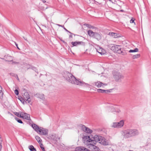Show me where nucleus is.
Instances as JSON below:
<instances>
[{"mask_svg":"<svg viewBox=\"0 0 151 151\" xmlns=\"http://www.w3.org/2000/svg\"><path fill=\"white\" fill-rule=\"evenodd\" d=\"M50 137L51 139H52L53 140H56L57 139L55 134L51 135L50 136Z\"/></svg>","mask_w":151,"mask_h":151,"instance_id":"nucleus-24","label":"nucleus"},{"mask_svg":"<svg viewBox=\"0 0 151 151\" xmlns=\"http://www.w3.org/2000/svg\"><path fill=\"white\" fill-rule=\"evenodd\" d=\"M15 120L19 123H21V124H22L23 123V122L22 121V120L19 119V118L17 117H15Z\"/></svg>","mask_w":151,"mask_h":151,"instance_id":"nucleus-30","label":"nucleus"},{"mask_svg":"<svg viewBox=\"0 0 151 151\" xmlns=\"http://www.w3.org/2000/svg\"><path fill=\"white\" fill-rule=\"evenodd\" d=\"M84 25L86 26L87 27L90 29H93L94 28L93 26L89 24H85Z\"/></svg>","mask_w":151,"mask_h":151,"instance_id":"nucleus-32","label":"nucleus"},{"mask_svg":"<svg viewBox=\"0 0 151 151\" xmlns=\"http://www.w3.org/2000/svg\"><path fill=\"white\" fill-rule=\"evenodd\" d=\"M14 93L17 95H18L19 94V91L17 89H16L14 91Z\"/></svg>","mask_w":151,"mask_h":151,"instance_id":"nucleus-41","label":"nucleus"},{"mask_svg":"<svg viewBox=\"0 0 151 151\" xmlns=\"http://www.w3.org/2000/svg\"><path fill=\"white\" fill-rule=\"evenodd\" d=\"M31 126L33 129L37 133H39L41 127H39V126L35 124H33Z\"/></svg>","mask_w":151,"mask_h":151,"instance_id":"nucleus-14","label":"nucleus"},{"mask_svg":"<svg viewBox=\"0 0 151 151\" xmlns=\"http://www.w3.org/2000/svg\"><path fill=\"white\" fill-rule=\"evenodd\" d=\"M48 132V130L47 129L41 127L38 133L41 134L46 135L47 134Z\"/></svg>","mask_w":151,"mask_h":151,"instance_id":"nucleus-12","label":"nucleus"},{"mask_svg":"<svg viewBox=\"0 0 151 151\" xmlns=\"http://www.w3.org/2000/svg\"><path fill=\"white\" fill-rule=\"evenodd\" d=\"M88 147L92 150V151H101L99 147L90 143L88 144Z\"/></svg>","mask_w":151,"mask_h":151,"instance_id":"nucleus-7","label":"nucleus"},{"mask_svg":"<svg viewBox=\"0 0 151 151\" xmlns=\"http://www.w3.org/2000/svg\"><path fill=\"white\" fill-rule=\"evenodd\" d=\"M73 46H76L78 45L82 44L84 43V42L82 41L77 42L75 41L74 42H72L71 43Z\"/></svg>","mask_w":151,"mask_h":151,"instance_id":"nucleus-16","label":"nucleus"},{"mask_svg":"<svg viewBox=\"0 0 151 151\" xmlns=\"http://www.w3.org/2000/svg\"><path fill=\"white\" fill-rule=\"evenodd\" d=\"M109 112H115L119 113L120 111V110L117 108V106L115 105L113 106H110L108 108Z\"/></svg>","mask_w":151,"mask_h":151,"instance_id":"nucleus-6","label":"nucleus"},{"mask_svg":"<svg viewBox=\"0 0 151 151\" xmlns=\"http://www.w3.org/2000/svg\"><path fill=\"white\" fill-rule=\"evenodd\" d=\"M4 57L6 61L11 62L13 60V58L8 55H5Z\"/></svg>","mask_w":151,"mask_h":151,"instance_id":"nucleus-15","label":"nucleus"},{"mask_svg":"<svg viewBox=\"0 0 151 151\" xmlns=\"http://www.w3.org/2000/svg\"><path fill=\"white\" fill-rule=\"evenodd\" d=\"M114 78L116 81H118L121 79L124 78V76L120 73L115 71L114 70L112 72Z\"/></svg>","mask_w":151,"mask_h":151,"instance_id":"nucleus-4","label":"nucleus"},{"mask_svg":"<svg viewBox=\"0 0 151 151\" xmlns=\"http://www.w3.org/2000/svg\"><path fill=\"white\" fill-rule=\"evenodd\" d=\"M16 76H17V80H19V78H18V77L17 76V75H16Z\"/></svg>","mask_w":151,"mask_h":151,"instance_id":"nucleus-53","label":"nucleus"},{"mask_svg":"<svg viewBox=\"0 0 151 151\" xmlns=\"http://www.w3.org/2000/svg\"><path fill=\"white\" fill-rule=\"evenodd\" d=\"M88 137V140H87V141L88 142V144H89L88 143L91 142H92L91 140H93V139H90V137L89 136Z\"/></svg>","mask_w":151,"mask_h":151,"instance_id":"nucleus-40","label":"nucleus"},{"mask_svg":"<svg viewBox=\"0 0 151 151\" xmlns=\"http://www.w3.org/2000/svg\"><path fill=\"white\" fill-rule=\"evenodd\" d=\"M92 84L95 86H96L98 88L101 87H103L104 86H106L107 84L106 83H104L99 81H97L93 82Z\"/></svg>","mask_w":151,"mask_h":151,"instance_id":"nucleus-9","label":"nucleus"},{"mask_svg":"<svg viewBox=\"0 0 151 151\" xmlns=\"http://www.w3.org/2000/svg\"><path fill=\"white\" fill-rule=\"evenodd\" d=\"M97 51L99 53L101 54V55H103L104 54V50L102 49L101 51H99L97 50Z\"/></svg>","mask_w":151,"mask_h":151,"instance_id":"nucleus-36","label":"nucleus"},{"mask_svg":"<svg viewBox=\"0 0 151 151\" xmlns=\"http://www.w3.org/2000/svg\"><path fill=\"white\" fill-rule=\"evenodd\" d=\"M15 44L17 47L18 46V45L17 43H16V42H15Z\"/></svg>","mask_w":151,"mask_h":151,"instance_id":"nucleus-52","label":"nucleus"},{"mask_svg":"<svg viewBox=\"0 0 151 151\" xmlns=\"http://www.w3.org/2000/svg\"><path fill=\"white\" fill-rule=\"evenodd\" d=\"M99 142L104 145H109L110 143L109 141L106 140L104 137H102V138L100 139Z\"/></svg>","mask_w":151,"mask_h":151,"instance_id":"nucleus-10","label":"nucleus"},{"mask_svg":"<svg viewBox=\"0 0 151 151\" xmlns=\"http://www.w3.org/2000/svg\"><path fill=\"white\" fill-rule=\"evenodd\" d=\"M57 25L60 27H63V26L62 25L59 24H58Z\"/></svg>","mask_w":151,"mask_h":151,"instance_id":"nucleus-50","label":"nucleus"},{"mask_svg":"<svg viewBox=\"0 0 151 151\" xmlns=\"http://www.w3.org/2000/svg\"><path fill=\"white\" fill-rule=\"evenodd\" d=\"M123 133L124 137L127 138L138 135L139 132L137 129H128L125 130Z\"/></svg>","mask_w":151,"mask_h":151,"instance_id":"nucleus-2","label":"nucleus"},{"mask_svg":"<svg viewBox=\"0 0 151 151\" xmlns=\"http://www.w3.org/2000/svg\"><path fill=\"white\" fill-rule=\"evenodd\" d=\"M82 83L81 85H79L82 86L83 85H85V86L87 87H89L90 86V85L88 84V83H86L83 81H81Z\"/></svg>","mask_w":151,"mask_h":151,"instance_id":"nucleus-29","label":"nucleus"},{"mask_svg":"<svg viewBox=\"0 0 151 151\" xmlns=\"http://www.w3.org/2000/svg\"><path fill=\"white\" fill-rule=\"evenodd\" d=\"M1 136H0V143L2 142V140H1Z\"/></svg>","mask_w":151,"mask_h":151,"instance_id":"nucleus-49","label":"nucleus"},{"mask_svg":"<svg viewBox=\"0 0 151 151\" xmlns=\"http://www.w3.org/2000/svg\"><path fill=\"white\" fill-rule=\"evenodd\" d=\"M42 1L44 3H45L46 1L45 0H43Z\"/></svg>","mask_w":151,"mask_h":151,"instance_id":"nucleus-51","label":"nucleus"},{"mask_svg":"<svg viewBox=\"0 0 151 151\" xmlns=\"http://www.w3.org/2000/svg\"><path fill=\"white\" fill-rule=\"evenodd\" d=\"M120 54H122L123 55H125L126 54V52H125L124 50L123 51L122 49V52Z\"/></svg>","mask_w":151,"mask_h":151,"instance_id":"nucleus-38","label":"nucleus"},{"mask_svg":"<svg viewBox=\"0 0 151 151\" xmlns=\"http://www.w3.org/2000/svg\"><path fill=\"white\" fill-rule=\"evenodd\" d=\"M109 47H111V49L115 52L120 54L122 52V48L119 45L110 44L109 45Z\"/></svg>","mask_w":151,"mask_h":151,"instance_id":"nucleus-3","label":"nucleus"},{"mask_svg":"<svg viewBox=\"0 0 151 151\" xmlns=\"http://www.w3.org/2000/svg\"><path fill=\"white\" fill-rule=\"evenodd\" d=\"M22 116L21 118L28 120L30 119L29 114L26 113H24L22 112Z\"/></svg>","mask_w":151,"mask_h":151,"instance_id":"nucleus-13","label":"nucleus"},{"mask_svg":"<svg viewBox=\"0 0 151 151\" xmlns=\"http://www.w3.org/2000/svg\"><path fill=\"white\" fill-rule=\"evenodd\" d=\"M64 29L65 30L66 32H69V33H70V34H73L74 35V36H75L76 35L73 34V33H72L71 32H70L69 31H68L67 29H66L65 27H64Z\"/></svg>","mask_w":151,"mask_h":151,"instance_id":"nucleus-39","label":"nucleus"},{"mask_svg":"<svg viewBox=\"0 0 151 151\" xmlns=\"http://www.w3.org/2000/svg\"><path fill=\"white\" fill-rule=\"evenodd\" d=\"M72 35H74L73 34H70V35H69V39H70V38H72Z\"/></svg>","mask_w":151,"mask_h":151,"instance_id":"nucleus-44","label":"nucleus"},{"mask_svg":"<svg viewBox=\"0 0 151 151\" xmlns=\"http://www.w3.org/2000/svg\"><path fill=\"white\" fill-rule=\"evenodd\" d=\"M83 147H77L75 150V151H82L83 150Z\"/></svg>","mask_w":151,"mask_h":151,"instance_id":"nucleus-25","label":"nucleus"},{"mask_svg":"<svg viewBox=\"0 0 151 151\" xmlns=\"http://www.w3.org/2000/svg\"><path fill=\"white\" fill-rule=\"evenodd\" d=\"M12 61V63H14V64H17L18 63H19L16 62L15 61H13V60Z\"/></svg>","mask_w":151,"mask_h":151,"instance_id":"nucleus-47","label":"nucleus"},{"mask_svg":"<svg viewBox=\"0 0 151 151\" xmlns=\"http://www.w3.org/2000/svg\"><path fill=\"white\" fill-rule=\"evenodd\" d=\"M43 151H45V150H42Z\"/></svg>","mask_w":151,"mask_h":151,"instance_id":"nucleus-57","label":"nucleus"},{"mask_svg":"<svg viewBox=\"0 0 151 151\" xmlns=\"http://www.w3.org/2000/svg\"><path fill=\"white\" fill-rule=\"evenodd\" d=\"M140 56V54H137V55H134L133 56H132V58L133 59H136V58H139Z\"/></svg>","mask_w":151,"mask_h":151,"instance_id":"nucleus-33","label":"nucleus"},{"mask_svg":"<svg viewBox=\"0 0 151 151\" xmlns=\"http://www.w3.org/2000/svg\"><path fill=\"white\" fill-rule=\"evenodd\" d=\"M2 88L0 86V96H3V93L2 91Z\"/></svg>","mask_w":151,"mask_h":151,"instance_id":"nucleus-34","label":"nucleus"},{"mask_svg":"<svg viewBox=\"0 0 151 151\" xmlns=\"http://www.w3.org/2000/svg\"><path fill=\"white\" fill-rule=\"evenodd\" d=\"M40 144V147L41 148V149H42V150H44L45 148H44V147H43V145L41 143Z\"/></svg>","mask_w":151,"mask_h":151,"instance_id":"nucleus-37","label":"nucleus"},{"mask_svg":"<svg viewBox=\"0 0 151 151\" xmlns=\"http://www.w3.org/2000/svg\"><path fill=\"white\" fill-rule=\"evenodd\" d=\"M124 121L122 120H121L119 122H117L119 128L122 127L124 125Z\"/></svg>","mask_w":151,"mask_h":151,"instance_id":"nucleus-20","label":"nucleus"},{"mask_svg":"<svg viewBox=\"0 0 151 151\" xmlns=\"http://www.w3.org/2000/svg\"><path fill=\"white\" fill-rule=\"evenodd\" d=\"M95 32H93L91 30H89L88 31V35H89V36L92 37L93 35L94 34V33Z\"/></svg>","mask_w":151,"mask_h":151,"instance_id":"nucleus-21","label":"nucleus"},{"mask_svg":"<svg viewBox=\"0 0 151 151\" xmlns=\"http://www.w3.org/2000/svg\"><path fill=\"white\" fill-rule=\"evenodd\" d=\"M138 51V49L137 48H135L134 50H130L129 51V52H137Z\"/></svg>","mask_w":151,"mask_h":151,"instance_id":"nucleus-28","label":"nucleus"},{"mask_svg":"<svg viewBox=\"0 0 151 151\" xmlns=\"http://www.w3.org/2000/svg\"><path fill=\"white\" fill-rule=\"evenodd\" d=\"M109 34L110 35L113 37L114 38H116L119 37L118 34L114 32H109Z\"/></svg>","mask_w":151,"mask_h":151,"instance_id":"nucleus-19","label":"nucleus"},{"mask_svg":"<svg viewBox=\"0 0 151 151\" xmlns=\"http://www.w3.org/2000/svg\"><path fill=\"white\" fill-rule=\"evenodd\" d=\"M92 142H91V143H90V144H92L93 145H96V142H97L96 141L95 139H93V140H91Z\"/></svg>","mask_w":151,"mask_h":151,"instance_id":"nucleus-35","label":"nucleus"},{"mask_svg":"<svg viewBox=\"0 0 151 151\" xmlns=\"http://www.w3.org/2000/svg\"><path fill=\"white\" fill-rule=\"evenodd\" d=\"M60 40L62 41L63 43H64L65 44H67V43L65 42L62 39H60Z\"/></svg>","mask_w":151,"mask_h":151,"instance_id":"nucleus-46","label":"nucleus"},{"mask_svg":"<svg viewBox=\"0 0 151 151\" xmlns=\"http://www.w3.org/2000/svg\"><path fill=\"white\" fill-rule=\"evenodd\" d=\"M134 19L133 18H132L130 20V23H134L135 24V23L134 22Z\"/></svg>","mask_w":151,"mask_h":151,"instance_id":"nucleus-43","label":"nucleus"},{"mask_svg":"<svg viewBox=\"0 0 151 151\" xmlns=\"http://www.w3.org/2000/svg\"><path fill=\"white\" fill-rule=\"evenodd\" d=\"M22 112H14V114L16 116L18 117H22Z\"/></svg>","mask_w":151,"mask_h":151,"instance_id":"nucleus-22","label":"nucleus"},{"mask_svg":"<svg viewBox=\"0 0 151 151\" xmlns=\"http://www.w3.org/2000/svg\"><path fill=\"white\" fill-rule=\"evenodd\" d=\"M101 49H102V48H100V50H101ZM99 51H100V50H99Z\"/></svg>","mask_w":151,"mask_h":151,"instance_id":"nucleus-55","label":"nucleus"},{"mask_svg":"<svg viewBox=\"0 0 151 151\" xmlns=\"http://www.w3.org/2000/svg\"><path fill=\"white\" fill-rule=\"evenodd\" d=\"M29 68L30 69H32L34 70L36 72L38 73L37 70V69L35 67L33 66V67H30Z\"/></svg>","mask_w":151,"mask_h":151,"instance_id":"nucleus-31","label":"nucleus"},{"mask_svg":"<svg viewBox=\"0 0 151 151\" xmlns=\"http://www.w3.org/2000/svg\"><path fill=\"white\" fill-rule=\"evenodd\" d=\"M35 138L39 144L41 143L42 140L39 137L36 136H35Z\"/></svg>","mask_w":151,"mask_h":151,"instance_id":"nucleus-23","label":"nucleus"},{"mask_svg":"<svg viewBox=\"0 0 151 151\" xmlns=\"http://www.w3.org/2000/svg\"><path fill=\"white\" fill-rule=\"evenodd\" d=\"M103 37L102 35L100 33L95 32L93 35V37L98 41L101 40Z\"/></svg>","mask_w":151,"mask_h":151,"instance_id":"nucleus-8","label":"nucleus"},{"mask_svg":"<svg viewBox=\"0 0 151 151\" xmlns=\"http://www.w3.org/2000/svg\"><path fill=\"white\" fill-rule=\"evenodd\" d=\"M23 99H22V100H20L21 102H23V104L24 102L26 103H29L31 104V101L30 98L29 94L27 92H25L23 96Z\"/></svg>","mask_w":151,"mask_h":151,"instance_id":"nucleus-5","label":"nucleus"},{"mask_svg":"<svg viewBox=\"0 0 151 151\" xmlns=\"http://www.w3.org/2000/svg\"><path fill=\"white\" fill-rule=\"evenodd\" d=\"M2 142L0 143V150H1L2 148Z\"/></svg>","mask_w":151,"mask_h":151,"instance_id":"nucleus-45","label":"nucleus"},{"mask_svg":"<svg viewBox=\"0 0 151 151\" xmlns=\"http://www.w3.org/2000/svg\"><path fill=\"white\" fill-rule=\"evenodd\" d=\"M112 127L114 128H119L117 122L113 123Z\"/></svg>","mask_w":151,"mask_h":151,"instance_id":"nucleus-27","label":"nucleus"},{"mask_svg":"<svg viewBox=\"0 0 151 151\" xmlns=\"http://www.w3.org/2000/svg\"><path fill=\"white\" fill-rule=\"evenodd\" d=\"M97 91L99 93H107L110 92L109 90H103L101 89H97Z\"/></svg>","mask_w":151,"mask_h":151,"instance_id":"nucleus-17","label":"nucleus"},{"mask_svg":"<svg viewBox=\"0 0 151 151\" xmlns=\"http://www.w3.org/2000/svg\"><path fill=\"white\" fill-rule=\"evenodd\" d=\"M123 11V10H121V11H122V12Z\"/></svg>","mask_w":151,"mask_h":151,"instance_id":"nucleus-56","label":"nucleus"},{"mask_svg":"<svg viewBox=\"0 0 151 151\" xmlns=\"http://www.w3.org/2000/svg\"><path fill=\"white\" fill-rule=\"evenodd\" d=\"M102 138V137L101 136L95 135L93 138V139H95L97 142H99L100 141V139Z\"/></svg>","mask_w":151,"mask_h":151,"instance_id":"nucleus-18","label":"nucleus"},{"mask_svg":"<svg viewBox=\"0 0 151 151\" xmlns=\"http://www.w3.org/2000/svg\"><path fill=\"white\" fill-rule=\"evenodd\" d=\"M29 149L31 151H36V149L32 145H30L29 147Z\"/></svg>","mask_w":151,"mask_h":151,"instance_id":"nucleus-26","label":"nucleus"},{"mask_svg":"<svg viewBox=\"0 0 151 151\" xmlns=\"http://www.w3.org/2000/svg\"><path fill=\"white\" fill-rule=\"evenodd\" d=\"M17 47V48L19 49V48L18 47V46Z\"/></svg>","mask_w":151,"mask_h":151,"instance_id":"nucleus-54","label":"nucleus"},{"mask_svg":"<svg viewBox=\"0 0 151 151\" xmlns=\"http://www.w3.org/2000/svg\"><path fill=\"white\" fill-rule=\"evenodd\" d=\"M63 77L69 83L76 85H81V81L77 80L76 78L71 73L66 72L63 76Z\"/></svg>","mask_w":151,"mask_h":151,"instance_id":"nucleus-1","label":"nucleus"},{"mask_svg":"<svg viewBox=\"0 0 151 151\" xmlns=\"http://www.w3.org/2000/svg\"><path fill=\"white\" fill-rule=\"evenodd\" d=\"M83 150H82V151H90L87 148H86L84 147H83Z\"/></svg>","mask_w":151,"mask_h":151,"instance_id":"nucleus-42","label":"nucleus"},{"mask_svg":"<svg viewBox=\"0 0 151 151\" xmlns=\"http://www.w3.org/2000/svg\"><path fill=\"white\" fill-rule=\"evenodd\" d=\"M1 150H0V151H1Z\"/></svg>","mask_w":151,"mask_h":151,"instance_id":"nucleus-58","label":"nucleus"},{"mask_svg":"<svg viewBox=\"0 0 151 151\" xmlns=\"http://www.w3.org/2000/svg\"><path fill=\"white\" fill-rule=\"evenodd\" d=\"M81 127L83 131L88 133H91L92 131L88 128L83 125H81Z\"/></svg>","mask_w":151,"mask_h":151,"instance_id":"nucleus-11","label":"nucleus"},{"mask_svg":"<svg viewBox=\"0 0 151 151\" xmlns=\"http://www.w3.org/2000/svg\"><path fill=\"white\" fill-rule=\"evenodd\" d=\"M10 74L12 76H14L15 75V74H13V73H10Z\"/></svg>","mask_w":151,"mask_h":151,"instance_id":"nucleus-48","label":"nucleus"}]
</instances>
